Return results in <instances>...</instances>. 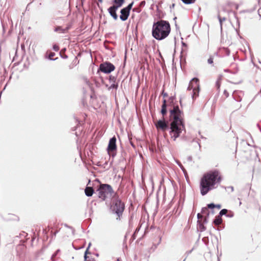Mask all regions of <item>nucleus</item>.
<instances>
[{"mask_svg": "<svg viewBox=\"0 0 261 261\" xmlns=\"http://www.w3.org/2000/svg\"><path fill=\"white\" fill-rule=\"evenodd\" d=\"M169 112L171 121L169 134L171 139L175 141L179 137L182 130L185 128L184 114L183 111L179 109L178 106L174 105Z\"/></svg>", "mask_w": 261, "mask_h": 261, "instance_id": "f257e3e1", "label": "nucleus"}, {"mask_svg": "<svg viewBox=\"0 0 261 261\" xmlns=\"http://www.w3.org/2000/svg\"><path fill=\"white\" fill-rule=\"evenodd\" d=\"M221 180V175L217 170L204 174L200 180L199 189L201 194L204 196L216 188Z\"/></svg>", "mask_w": 261, "mask_h": 261, "instance_id": "f03ea898", "label": "nucleus"}, {"mask_svg": "<svg viewBox=\"0 0 261 261\" xmlns=\"http://www.w3.org/2000/svg\"><path fill=\"white\" fill-rule=\"evenodd\" d=\"M171 28L168 21L161 20L154 22L152 26V35L158 40L166 38L170 34Z\"/></svg>", "mask_w": 261, "mask_h": 261, "instance_id": "7ed1b4c3", "label": "nucleus"}, {"mask_svg": "<svg viewBox=\"0 0 261 261\" xmlns=\"http://www.w3.org/2000/svg\"><path fill=\"white\" fill-rule=\"evenodd\" d=\"M96 191L98 198L103 201L111 198L114 194L112 187L108 184H100Z\"/></svg>", "mask_w": 261, "mask_h": 261, "instance_id": "20e7f679", "label": "nucleus"}, {"mask_svg": "<svg viewBox=\"0 0 261 261\" xmlns=\"http://www.w3.org/2000/svg\"><path fill=\"white\" fill-rule=\"evenodd\" d=\"M167 101L166 99H164L163 101V104L162 106V109L161 113L163 115V119L160 120L155 123L156 128L159 130H161L163 132L166 131L168 128V122L165 120L164 117L167 114Z\"/></svg>", "mask_w": 261, "mask_h": 261, "instance_id": "39448f33", "label": "nucleus"}, {"mask_svg": "<svg viewBox=\"0 0 261 261\" xmlns=\"http://www.w3.org/2000/svg\"><path fill=\"white\" fill-rule=\"evenodd\" d=\"M111 208L119 217L124 210V204L120 199L115 198L113 200Z\"/></svg>", "mask_w": 261, "mask_h": 261, "instance_id": "423d86ee", "label": "nucleus"}, {"mask_svg": "<svg viewBox=\"0 0 261 261\" xmlns=\"http://www.w3.org/2000/svg\"><path fill=\"white\" fill-rule=\"evenodd\" d=\"M193 89V97H197L198 96L199 92V80L197 78H193L190 82L189 87L188 88V90Z\"/></svg>", "mask_w": 261, "mask_h": 261, "instance_id": "0eeeda50", "label": "nucleus"}, {"mask_svg": "<svg viewBox=\"0 0 261 261\" xmlns=\"http://www.w3.org/2000/svg\"><path fill=\"white\" fill-rule=\"evenodd\" d=\"M117 150L116 138L115 136L110 139L107 147V152L110 155L114 156Z\"/></svg>", "mask_w": 261, "mask_h": 261, "instance_id": "6e6552de", "label": "nucleus"}, {"mask_svg": "<svg viewBox=\"0 0 261 261\" xmlns=\"http://www.w3.org/2000/svg\"><path fill=\"white\" fill-rule=\"evenodd\" d=\"M115 69V66L110 62H106L100 64L99 70L105 73H110Z\"/></svg>", "mask_w": 261, "mask_h": 261, "instance_id": "1a4fd4ad", "label": "nucleus"}, {"mask_svg": "<svg viewBox=\"0 0 261 261\" xmlns=\"http://www.w3.org/2000/svg\"><path fill=\"white\" fill-rule=\"evenodd\" d=\"M134 3V2H132L127 7L123 8L121 10L120 19L122 21H124L128 19L129 16L130 10L132 8Z\"/></svg>", "mask_w": 261, "mask_h": 261, "instance_id": "9d476101", "label": "nucleus"}, {"mask_svg": "<svg viewBox=\"0 0 261 261\" xmlns=\"http://www.w3.org/2000/svg\"><path fill=\"white\" fill-rule=\"evenodd\" d=\"M117 10V9H116L115 7H113V6L110 7L108 9V11L110 14V15L113 17V18L116 20L118 19V15L116 13V11Z\"/></svg>", "mask_w": 261, "mask_h": 261, "instance_id": "9b49d317", "label": "nucleus"}, {"mask_svg": "<svg viewBox=\"0 0 261 261\" xmlns=\"http://www.w3.org/2000/svg\"><path fill=\"white\" fill-rule=\"evenodd\" d=\"M124 2L125 0H114L113 3L114 4L113 6L118 9L123 5Z\"/></svg>", "mask_w": 261, "mask_h": 261, "instance_id": "f8f14e48", "label": "nucleus"}, {"mask_svg": "<svg viewBox=\"0 0 261 261\" xmlns=\"http://www.w3.org/2000/svg\"><path fill=\"white\" fill-rule=\"evenodd\" d=\"M85 193L86 196H91L94 193V190L92 187H87L85 189Z\"/></svg>", "mask_w": 261, "mask_h": 261, "instance_id": "ddd939ff", "label": "nucleus"}, {"mask_svg": "<svg viewBox=\"0 0 261 261\" xmlns=\"http://www.w3.org/2000/svg\"><path fill=\"white\" fill-rule=\"evenodd\" d=\"M69 28L67 27L65 29H63L61 27H57L55 29V31L59 33H65L67 32Z\"/></svg>", "mask_w": 261, "mask_h": 261, "instance_id": "4468645a", "label": "nucleus"}, {"mask_svg": "<svg viewBox=\"0 0 261 261\" xmlns=\"http://www.w3.org/2000/svg\"><path fill=\"white\" fill-rule=\"evenodd\" d=\"M222 79L223 76L221 75H219L217 77V81L216 82V87H217V89H219L220 88Z\"/></svg>", "mask_w": 261, "mask_h": 261, "instance_id": "2eb2a0df", "label": "nucleus"}, {"mask_svg": "<svg viewBox=\"0 0 261 261\" xmlns=\"http://www.w3.org/2000/svg\"><path fill=\"white\" fill-rule=\"evenodd\" d=\"M222 222V219L220 216L218 215L216 217L215 220H214V223L216 225H219L221 224Z\"/></svg>", "mask_w": 261, "mask_h": 261, "instance_id": "dca6fc26", "label": "nucleus"}, {"mask_svg": "<svg viewBox=\"0 0 261 261\" xmlns=\"http://www.w3.org/2000/svg\"><path fill=\"white\" fill-rule=\"evenodd\" d=\"M252 155V151L251 150H246L244 151V156L248 160L251 159Z\"/></svg>", "mask_w": 261, "mask_h": 261, "instance_id": "f3484780", "label": "nucleus"}, {"mask_svg": "<svg viewBox=\"0 0 261 261\" xmlns=\"http://www.w3.org/2000/svg\"><path fill=\"white\" fill-rule=\"evenodd\" d=\"M216 56H217V54L215 53L213 56H210L209 58L207 59V63L212 66H214V57Z\"/></svg>", "mask_w": 261, "mask_h": 261, "instance_id": "a211bd4d", "label": "nucleus"}, {"mask_svg": "<svg viewBox=\"0 0 261 261\" xmlns=\"http://www.w3.org/2000/svg\"><path fill=\"white\" fill-rule=\"evenodd\" d=\"M207 207L208 208H214L215 207L218 208V210L220 209L221 207V205L220 204H214V203H210L207 204Z\"/></svg>", "mask_w": 261, "mask_h": 261, "instance_id": "6ab92c4d", "label": "nucleus"}, {"mask_svg": "<svg viewBox=\"0 0 261 261\" xmlns=\"http://www.w3.org/2000/svg\"><path fill=\"white\" fill-rule=\"evenodd\" d=\"M89 246L87 248L84 255V259L85 261H90L89 259V257L88 256V254H90V253L89 252Z\"/></svg>", "mask_w": 261, "mask_h": 261, "instance_id": "aec40b11", "label": "nucleus"}, {"mask_svg": "<svg viewBox=\"0 0 261 261\" xmlns=\"http://www.w3.org/2000/svg\"><path fill=\"white\" fill-rule=\"evenodd\" d=\"M201 213L202 214H206L208 216L209 215L208 207H207L202 208V211H201Z\"/></svg>", "mask_w": 261, "mask_h": 261, "instance_id": "412c9836", "label": "nucleus"}, {"mask_svg": "<svg viewBox=\"0 0 261 261\" xmlns=\"http://www.w3.org/2000/svg\"><path fill=\"white\" fill-rule=\"evenodd\" d=\"M184 3L186 4H191L194 3L196 0H181Z\"/></svg>", "mask_w": 261, "mask_h": 261, "instance_id": "4be33fe9", "label": "nucleus"}, {"mask_svg": "<svg viewBox=\"0 0 261 261\" xmlns=\"http://www.w3.org/2000/svg\"><path fill=\"white\" fill-rule=\"evenodd\" d=\"M227 212H228L227 210L223 209L220 211L219 215L221 217L222 215L226 214Z\"/></svg>", "mask_w": 261, "mask_h": 261, "instance_id": "5701e85b", "label": "nucleus"}, {"mask_svg": "<svg viewBox=\"0 0 261 261\" xmlns=\"http://www.w3.org/2000/svg\"><path fill=\"white\" fill-rule=\"evenodd\" d=\"M55 56V53H50L49 54V55H48V58L50 60H53L54 59V57Z\"/></svg>", "mask_w": 261, "mask_h": 261, "instance_id": "b1692460", "label": "nucleus"}, {"mask_svg": "<svg viewBox=\"0 0 261 261\" xmlns=\"http://www.w3.org/2000/svg\"><path fill=\"white\" fill-rule=\"evenodd\" d=\"M223 95H224L225 98H227L228 97L229 93L226 90H224V91L223 92Z\"/></svg>", "mask_w": 261, "mask_h": 261, "instance_id": "393cba45", "label": "nucleus"}, {"mask_svg": "<svg viewBox=\"0 0 261 261\" xmlns=\"http://www.w3.org/2000/svg\"><path fill=\"white\" fill-rule=\"evenodd\" d=\"M53 48L55 51H58L59 50V47L57 45H54Z\"/></svg>", "mask_w": 261, "mask_h": 261, "instance_id": "a878e982", "label": "nucleus"}, {"mask_svg": "<svg viewBox=\"0 0 261 261\" xmlns=\"http://www.w3.org/2000/svg\"><path fill=\"white\" fill-rule=\"evenodd\" d=\"M174 99H175V98H174V97L171 96V97H170L169 98V100L170 101V103H173V101H174Z\"/></svg>", "mask_w": 261, "mask_h": 261, "instance_id": "bb28decb", "label": "nucleus"}, {"mask_svg": "<svg viewBox=\"0 0 261 261\" xmlns=\"http://www.w3.org/2000/svg\"><path fill=\"white\" fill-rule=\"evenodd\" d=\"M202 217H203V216L202 215V214H201L200 213H198L197 214V218H198V219H202Z\"/></svg>", "mask_w": 261, "mask_h": 261, "instance_id": "cd10ccee", "label": "nucleus"}, {"mask_svg": "<svg viewBox=\"0 0 261 261\" xmlns=\"http://www.w3.org/2000/svg\"><path fill=\"white\" fill-rule=\"evenodd\" d=\"M162 95L163 96L164 98H165L168 96V94L167 93H164V91L162 92Z\"/></svg>", "mask_w": 261, "mask_h": 261, "instance_id": "c85d7f7f", "label": "nucleus"}, {"mask_svg": "<svg viewBox=\"0 0 261 261\" xmlns=\"http://www.w3.org/2000/svg\"><path fill=\"white\" fill-rule=\"evenodd\" d=\"M145 4V2H144V1L142 2L141 3V5H143V4Z\"/></svg>", "mask_w": 261, "mask_h": 261, "instance_id": "c756f323", "label": "nucleus"}, {"mask_svg": "<svg viewBox=\"0 0 261 261\" xmlns=\"http://www.w3.org/2000/svg\"><path fill=\"white\" fill-rule=\"evenodd\" d=\"M115 261H120V259L119 258H117Z\"/></svg>", "mask_w": 261, "mask_h": 261, "instance_id": "7c9ffc66", "label": "nucleus"}, {"mask_svg": "<svg viewBox=\"0 0 261 261\" xmlns=\"http://www.w3.org/2000/svg\"><path fill=\"white\" fill-rule=\"evenodd\" d=\"M98 1L100 2V3L102 2V0H98Z\"/></svg>", "mask_w": 261, "mask_h": 261, "instance_id": "2f4dec72", "label": "nucleus"}, {"mask_svg": "<svg viewBox=\"0 0 261 261\" xmlns=\"http://www.w3.org/2000/svg\"><path fill=\"white\" fill-rule=\"evenodd\" d=\"M206 218H205V219H204V222H205V221H206Z\"/></svg>", "mask_w": 261, "mask_h": 261, "instance_id": "473e14b6", "label": "nucleus"}, {"mask_svg": "<svg viewBox=\"0 0 261 261\" xmlns=\"http://www.w3.org/2000/svg\"><path fill=\"white\" fill-rule=\"evenodd\" d=\"M180 105H181V101L180 100Z\"/></svg>", "mask_w": 261, "mask_h": 261, "instance_id": "72a5a7b5", "label": "nucleus"}]
</instances>
